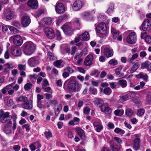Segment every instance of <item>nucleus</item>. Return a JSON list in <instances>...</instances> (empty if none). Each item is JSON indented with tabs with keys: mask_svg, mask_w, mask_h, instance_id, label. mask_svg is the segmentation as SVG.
<instances>
[{
	"mask_svg": "<svg viewBox=\"0 0 151 151\" xmlns=\"http://www.w3.org/2000/svg\"><path fill=\"white\" fill-rule=\"evenodd\" d=\"M67 85L68 91L71 92L79 91L81 88V85L77 80L75 76H71L68 80Z\"/></svg>",
	"mask_w": 151,
	"mask_h": 151,
	"instance_id": "f257e3e1",
	"label": "nucleus"
},
{
	"mask_svg": "<svg viewBox=\"0 0 151 151\" xmlns=\"http://www.w3.org/2000/svg\"><path fill=\"white\" fill-rule=\"evenodd\" d=\"M10 113L8 112H4L1 109L0 110V120L2 123H8L9 122H12L10 117Z\"/></svg>",
	"mask_w": 151,
	"mask_h": 151,
	"instance_id": "f03ea898",
	"label": "nucleus"
},
{
	"mask_svg": "<svg viewBox=\"0 0 151 151\" xmlns=\"http://www.w3.org/2000/svg\"><path fill=\"white\" fill-rule=\"evenodd\" d=\"M96 31L98 33L103 35H105L107 32V27L106 24L104 22L99 23L96 27Z\"/></svg>",
	"mask_w": 151,
	"mask_h": 151,
	"instance_id": "7ed1b4c3",
	"label": "nucleus"
},
{
	"mask_svg": "<svg viewBox=\"0 0 151 151\" xmlns=\"http://www.w3.org/2000/svg\"><path fill=\"white\" fill-rule=\"evenodd\" d=\"M141 27L142 30L144 31L150 30L151 29V20L148 19L145 20Z\"/></svg>",
	"mask_w": 151,
	"mask_h": 151,
	"instance_id": "20e7f679",
	"label": "nucleus"
},
{
	"mask_svg": "<svg viewBox=\"0 0 151 151\" xmlns=\"http://www.w3.org/2000/svg\"><path fill=\"white\" fill-rule=\"evenodd\" d=\"M127 41L130 44L135 43L137 41V36L135 32H132L130 33L127 37Z\"/></svg>",
	"mask_w": 151,
	"mask_h": 151,
	"instance_id": "39448f33",
	"label": "nucleus"
},
{
	"mask_svg": "<svg viewBox=\"0 0 151 151\" xmlns=\"http://www.w3.org/2000/svg\"><path fill=\"white\" fill-rule=\"evenodd\" d=\"M4 15L6 19L9 20L14 18L15 16L14 12L10 9L5 10Z\"/></svg>",
	"mask_w": 151,
	"mask_h": 151,
	"instance_id": "423d86ee",
	"label": "nucleus"
},
{
	"mask_svg": "<svg viewBox=\"0 0 151 151\" xmlns=\"http://www.w3.org/2000/svg\"><path fill=\"white\" fill-rule=\"evenodd\" d=\"M52 23V19L50 17L45 18L42 19L40 22V25L43 28L50 25Z\"/></svg>",
	"mask_w": 151,
	"mask_h": 151,
	"instance_id": "0eeeda50",
	"label": "nucleus"
},
{
	"mask_svg": "<svg viewBox=\"0 0 151 151\" xmlns=\"http://www.w3.org/2000/svg\"><path fill=\"white\" fill-rule=\"evenodd\" d=\"M109 143L110 149L112 151H120L121 148L120 145H118L114 142L112 139H111Z\"/></svg>",
	"mask_w": 151,
	"mask_h": 151,
	"instance_id": "6e6552de",
	"label": "nucleus"
},
{
	"mask_svg": "<svg viewBox=\"0 0 151 151\" xmlns=\"http://www.w3.org/2000/svg\"><path fill=\"white\" fill-rule=\"evenodd\" d=\"M11 52L12 54L16 56L21 55V51L20 48L17 46H12L11 48Z\"/></svg>",
	"mask_w": 151,
	"mask_h": 151,
	"instance_id": "1a4fd4ad",
	"label": "nucleus"
},
{
	"mask_svg": "<svg viewBox=\"0 0 151 151\" xmlns=\"http://www.w3.org/2000/svg\"><path fill=\"white\" fill-rule=\"evenodd\" d=\"M44 31L49 38L52 39L54 37V31L52 29L49 27H45L44 29Z\"/></svg>",
	"mask_w": 151,
	"mask_h": 151,
	"instance_id": "9d476101",
	"label": "nucleus"
},
{
	"mask_svg": "<svg viewBox=\"0 0 151 151\" xmlns=\"http://www.w3.org/2000/svg\"><path fill=\"white\" fill-rule=\"evenodd\" d=\"M111 32L113 36L114 39H117L119 41H121L122 39V36L120 35H119V32L118 31L116 30L114 28H111Z\"/></svg>",
	"mask_w": 151,
	"mask_h": 151,
	"instance_id": "9b49d317",
	"label": "nucleus"
},
{
	"mask_svg": "<svg viewBox=\"0 0 151 151\" xmlns=\"http://www.w3.org/2000/svg\"><path fill=\"white\" fill-rule=\"evenodd\" d=\"M13 42L16 45L20 46L22 44L23 40L20 35H16L13 38Z\"/></svg>",
	"mask_w": 151,
	"mask_h": 151,
	"instance_id": "f8f14e48",
	"label": "nucleus"
},
{
	"mask_svg": "<svg viewBox=\"0 0 151 151\" xmlns=\"http://www.w3.org/2000/svg\"><path fill=\"white\" fill-rule=\"evenodd\" d=\"M55 10L57 13L61 14L65 12V9L63 4L61 3H59L56 5Z\"/></svg>",
	"mask_w": 151,
	"mask_h": 151,
	"instance_id": "ddd939ff",
	"label": "nucleus"
},
{
	"mask_svg": "<svg viewBox=\"0 0 151 151\" xmlns=\"http://www.w3.org/2000/svg\"><path fill=\"white\" fill-rule=\"evenodd\" d=\"M95 106L100 108L104 104L103 100L100 98H96L94 99L93 101Z\"/></svg>",
	"mask_w": 151,
	"mask_h": 151,
	"instance_id": "4468645a",
	"label": "nucleus"
},
{
	"mask_svg": "<svg viewBox=\"0 0 151 151\" xmlns=\"http://www.w3.org/2000/svg\"><path fill=\"white\" fill-rule=\"evenodd\" d=\"M93 58V56L91 54L87 56L84 62V64L86 66L91 65L92 64V61Z\"/></svg>",
	"mask_w": 151,
	"mask_h": 151,
	"instance_id": "2eb2a0df",
	"label": "nucleus"
},
{
	"mask_svg": "<svg viewBox=\"0 0 151 151\" xmlns=\"http://www.w3.org/2000/svg\"><path fill=\"white\" fill-rule=\"evenodd\" d=\"M102 111L104 112L106 114H110L112 111V109L109 107L107 103H105L101 108Z\"/></svg>",
	"mask_w": 151,
	"mask_h": 151,
	"instance_id": "dca6fc26",
	"label": "nucleus"
},
{
	"mask_svg": "<svg viewBox=\"0 0 151 151\" xmlns=\"http://www.w3.org/2000/svg\"><path fill=\"white\" fill-rule=\"evenodd\" d=\"M12 122H10L8 123H6L4 126V130L6 134H10L12 133L11 126Z\"/></svg>",
	"mask_w": 151,
	"mask_h": 151,
	"instance_id": "f3484780",
	"label": "nucleus"
},
{
	"mask_svg": "<svg viewBox=\"0 0 151 151\" xmlns=\"http://www.w3.org/2000/svg\"><path fill=\"white\" fill-rule=\"evenodd\" d=\"M103 52L104 55L107 58L113 56L114 54L113 50L107 47H105L104 49Z\"/></svg>",
	"mask_w": 151,
	"mask_h": 151,
	"instance_id": "a211bd4d",
	"label": "nucleus"
},
{
	"mask_svg": "<svg viewBox=\"0 0 151 151\" xmlns=\"http://www.w3.org/2000/svg\"><path fill=\"white\" fill-rule=\"evenodd\" d=\"M140 140L139 138H135L132 143V147L133 149L137 151L139 150L140 147L139 143Z\"/></svg>",
	"mask_w": 151,
	"mask_h": 151,
	"instance_id": "6ab92c4d",
	"label": "nucleus"
},
{
	"mask_svg": "<svg viewBox=\"0 0 151 151\" xmlns=\"http://www.w3.org/2000/svg\"><path fill=\"white\" fill-rule=\"evenodd\" d=\"M36 49V45L32 42L29 41V55L34 53Z\"/></svg>",
	"mask_w": 151,
	"mask_h": 151,
	"instance_id": "aec40b11",
	"label": "nucleus"
},
{
	"mask_svg": "<svg viewBox=\"0 0 151 151\" xmlns=\"http://www.w3.org/2000/svg\"><path fill=\"white\" fill-rule=\"evenodd\" d=\"M82 5V2L81 1H76L73 4V9L75 11L78 10L81 8Z\"/></svg>",
	"mask_w": 151,
	"mask_h": 151,
	"instance_id": "412c9836",
	"label": "nucleus"
},
{
	"mask_svg": "<svg viewBox=\"0 0 151 151\" xmlns=\"http://www.w3.org/2000/svg\"><path fill=\"white\" fill-rule=\"evenodd\" d=\"M135 95V93L132 92L129 93L126 95L122 96L121 97V99L122 100L125 101L134 97Z\"/></svg>",
	"mask_w": 151,
	"mask_h": 151,
	"instance_id": "4be33fe9",
	"label": "nucleus"
},
{
	"mask_svg": "<svg viewBox=\"0 0 151 151\" xmlns=\"http://www.w3.org/2000/svg\"><path fill=\"white\" fill-rule=\"evenodd\" d=\"M75 132L82 139L85 138V134L84 131L81 128L78 127L75 129Z\"/></svg>",
	"mask_w": 151,
	"mask_h": 151,
	"instance_id": "5701e85b",
	"label": "nucleus"
},
{
	"mask_svg": "<svg viewBox=\"0 0 151 151\" xmlns=\"http://www.w3.org/2000/svg\"><path fill=\"white\" fill-rule=\"evenodd\" d=\"M21 22L24 27H26L28 25V16L27 14H25L22 17Z\"/></svg>",
	"mask_w": 151,
	"mask_h": 151,
	"instance_id": "b1692460",
	"label": "nucleus"
},
{
	"mask_svg": "<svg viewBox=\"0 0 151 151\" xmlns=\"http://www.w3.org/2000/svg\"><path fill=\"white\" fill-rule=\"evenodd\" d=\"M38 6V2L37 0H29V6L32 9H36Z\"/></svg>",
	"mask_w": 151,
	"mask_h": 151,
	"instance_id": "393cba45",
	"label": "nucleus"
},
{
	"mask_svg": "<svg viewBox=\"0 0 151 151\" xmlns=\"http://www.w3.org/2000/svg\"><path fill=\"white\" fill-rule=\"evenodd\" d=\"M61 28L66 34L69 35L71 33V29L68 25L64 24L61 27Z\"/></svg>",
	"mask_w": 151,
	"mask_h": 151,
	"instance_id": "a878e982",
	"label": "nucleus"
},
{
	"mask_svg": "<svg viewBox=\"0 0 151 151\" xmlns=\"http://www.w3.org/2000/svg\"><path fill=\"white\" fill-rule=\"evenodd\" d=\"M80 40L82 41H87L89 39V33L87 32H85L82 35H80Z\"/></svg>",
	"mask_w": 151,
	"mask_h": 151,
	"instance_id": "bb28decb",
	"label": "nucleus"
},
{
	"mask_svg": "<svg viewBox=\"0 0 151 151\" xmlns=\"http://www.w3.org/2000/svg\"><path fill=\"white\" fill-rule=\"evenodd\" d=\"M83 18L88 21H91L92 20L93 17L92 15L89 12H85L82 14Z\"/></svg>",
	"mask_w": 151,
	"mask_h": 151,
	"instance_id": "cd10ccee",
	"label": "nucleus"
},
{
	"mask_svg": "<svg viewBox=\"0 0 151 151\" xmlns=\"http://www.w3.org/2000/svg\"><path fill=\"white\" fill-rule=\"evenodd\" d=\"M29 64L31 67H35L37 64V60L35 57H33L29 59Z\"/></svg>",
	"mask_w": 151,
	"mask_h": 151,
	"instance_id": "c85d7f7f",
	"label": "nucleus"
},
{
	"mask_svg": "<svg viewBox=\"0 0 151 151\" xmlns=\"http://www.w3.org/2000/svg\"><path fill=\"white\" fill-rule=\"evenodd\" d=\"M94 126L96 128L95 129L98 132H99L103 129V127L98 122H96L93 124Z\"/></svg>",
	"mask_w": 151,
	"mask_h": 151,
	"instance_id": "c756f323",
	"label": "nucleus"
},
{
	"mask_svg": "<svg viewBox=\"0 0 151 151\" xmlns=\"http://www.w3.org/2000/svg\"><path fill=\"white\" fill-rule=\"evenodd\" d=\"M141 68L142 69L147 68L148 71H151V67L148 62L146 61L142 63L141 64Z\"/></svg>",
	"mask_w": 151,
	"mask_h": 151,
	"instance_id": "7c9ffc66",
	"label": "nucleus"
},
{
	"mask_svg": "<svg viewBox=\"0 0 151 151\" xmlns=\"http://www.w3.org/2000/svg\"><path fill=\"white\" fill-rule=\"evenodd\" d=\"M119 87L120 86L124 88L126 87L127 85V81L124 79L119 80L118 81Z\"/></svg>",
	"mask_w": 151,
	"mask_h": 151,
	"instance_id": "2f4dec72",
	"label": "nucleus"
},
{
	"mask_svg": "<svg viewBox=\"0 0 151 151\" xmlns=\"http://www.w3.org/2000/svg\"><path fill=\"white\" fill-rule=\"evenodd\" d=\"M67 18V16L65 14L60 16L58 17V18L56 22L57 24L58 25L59 24L63 22L64 20L66 19Z\"/></svg>",
	"mask_w": 151,
	"mask_h": 151,
	"instance_id": "473e14b6",
	"label": "nucleus"
},
{
	"mask_svg": "<svg viewBox=\"0 0 151 151\" xmlns=\"http://www.w3.org/2000/svg\"><path fill=\"white\" fill-rule=\"evenodd\" d=\"M17 101L18 102H24V103L28 102V98L26 96H20L17 99Z\"/></svg>",
	"mask_w": 151,
	"mask_h": 151,
	"instance_id": "72a5a7b5",
	"label": "nucleus"
},
{
	"mask_svg": "<svg viewBox=\"0 0 151 151\" xmlns=\"http://www.w3.org/2000/svg\"><path fill=\"white\" fill-rule=\"evenodd\" d=\"M139 67V63H135L132 68L130 71V73H132L136 71Z\"/></svg>",
	"mask_w": 151,
	"mask_h": 151,
	"instance_id": "f704fd0d",
	"label": "nucleus"
},
{
	"mask_svg": "<svg viewBox=\"0 0 151 151\" xmlns=\"http://www.w3.org/2000/svg\"><path fill=\"white\" fill-rule=\"evenodd\" d=\"M23 52L24 54L28 55V43L27 42L25 43L23 46Z\"/></svg>",
	"mask_w": 151,
	"mask_h": 151,
	"instance_id": "c9c22d12",
	"label": "nucleus"
},
{
	"mask_svg": "<svg viewBox=\"0 0 151 151\" xmlns=\"http://www.w3.org/2000/svg\"><path fill=\"white\" fill-rule=\"evenodd\" d=\"M103 93L107 95H110L112 92L111 89L109 87L104 88L103 90Z\"/></svg>",
	"mask_w": 151,
	"mask_h": 151,
	"instance_id": "e433bc0d",
	"label": "nucleus"
},
{
	"mask_svg": "<svg viewBox=\"0 0 151 151\" xmlns=\"http://www.w3.org/2000/svg\"><path fill=\"white\" fill-rule=\"evenodd\" d=\"M62 62L63 61L61 60H56L54 62L53 65L57 68H60V66Z\"/></svg>",
	"mask_w": 151,
	"mask_h": 151,
	"instance_id": "4c0bfd02",
	"label": "nucleus"
},
{
	"mask_svg": "<svg viewBox=\"0 0 151 151\" xmlns=\"http://www.w3.org/2000/svg\"><path fill=\"white\" fill-rule=\"evenodd\" d=\"M109 85L112 89L116 88H119V85H118V82H113L109 83Z\"/></svg>",
	"mask_w": 151,
	"mask_h": 151,
	"instance_id": "58836bf2",
	"label": "nucleus"
},
{
	"mask_svg": "<svg viewBox=\"0 0 151 151\" xmlns=\"http://www.w3.org/2000/svg\"><path fill=\"white\" fill-rule=\"evenodd\" d=\"M125 114L127 116L129 117L132 115L133 111L130 109H127L126 110Z\"/></svg>",
	"mask_w": 151,
	"mask_h": 151,
	"instance_id": "ea45409f",
	"label": "nucleus"
},
{
	"mask_svg": "<svg viewBox=\"0 0 151 151\" xmlns=\"http://www.w3.org/2000/svg\"><path fill=\"white\" fill-rule=\"evenodd\" d=\"M44 135L46 138L48 140L52 137V134L50 131H45L44 132Z\"/></svg>",
	"mask_w": 151,
	"mask_h": 151,
	"instance_id": "a19ab883",
	"label": "nucleus"
},
{
	"mask_svg": "<svg viewBox=\"0 0 151 151\" xmlns=\"http://www.w3.org/2000/svg\"><path fill=\"white\" fill-rule=\"evenodd\" d=\"M113 140V141H115L117 143L119 144L118 145H120L122 143V139L119 137H113V138L111 139Z\"/></svg>",
	"mask_w": 151,
	"mask_h": 151,
	"instance_id": "79ce46f5",
	"label": "nucleus"
},
{
	"mask_svg": "<svg viewBox=\"0 0 151 151\" xmlns=\"http://www.w3.org/2000/svg\"><path fill=\"white\" fill-rule=\"evenodd\" d=\"M63 70L64 71H68L69 74H72L74 72V70L70 66L67 67L65 68Z\"/></svg>",
	"mask_w": 151,
	"mask_h": 151,
	"instance_id": "37998d69",
	"label": "nucleus"
},
{
	"mask_svg": "<svg viewBox=\"0 0 151 151\" xmlns=\"http://www.w3.org/2000/svg\"><path fill=\"white\" fill-rule=\"evenodd\" d=\"M12 24L18 29L20 28V24L19 22L17 20H15L12 22Z\"/></svg>",
	"mask_w": 151,
	"mask_h": 151,
	"instance_id": "c03bdc74",
	"label": "nucleus"
},
{
	"mask_svg": "<svg viewBox=\"0 0 151 151\" xmlns=\"http://www.w3.org/2000/svg\"><path fill=\"white\" fill-rule=\"evenodd\" d=\"M114 131L116 133H120L122 134H124L125 132L124 130L118 127L116 128L114 130Z\"/></svg>",
	"mask_w": 151,
	"mask_h": 151,
	"instance_id": "a18cd8bd",
	"label": "nucleus"
},
{
	"mask_svg": "<svg viewBox=\"0 0 151 151\" xmlns=\"http://www.w3.org/2000/svg\"><path fill=\"white\" fill-rule=\"evenodd\" d=\"M100 73L98 70H95L91 73V75L92 76H95V77H97L99 76Z\"/></svg>",
	"mask_w": 151,
	"mask_h": 151,
	"instance_id": "49530a36",
	"label": "nucleus"
},
{
	"mask_svg": "<svg viewBox=\"0 0 151 151\" xmlns=\"http://www.w3.org/2000/svg\"><path fill=\"white\" fill-rule=\"evenodd\" d=\"M56 39L57 40H61L62 38L60 32L58 30H56Z\"/></svg>",
	"mask_w": 151,
	"mask_h": 151,
	"instance_id": "de8ad7c7",
	"label": "nucleus"
},
{
	"mask_svg": "<svg viewBox=\"0 0 151 151\" xmlns=\"http://www.w3.org/2000/svg\"><path fill=\"white\" fill-rule=\"evenodd\" d=\"M122 68V65H120L117 68L115 69V73L117 75H119L120 74V72Z\"/></svg>",
	"mask_w": 151,
	"mask_h": 151,
	"instance_id": "09e8293b",
	"label": "nucleus"
},
{
	"mask_svg": "<svg viewBox=\"0 0 151 151\" xmlns=\"http://www.w3.org/2000/svg\"><path fill=\"white\" fill-rule=\"evenodd\" d=\"M89 91L93 94L95 95L97 93V90L96 89L93 87H91L90 88Z\"/></svg>",
	"mask_w": 151,
	"mask_h": 151,
	"instance_id": "8fccbe9b",
	"label": "nucleus"
},
{
	"mask_svg": "<svg viewBox=\"0 0 151 151\" xmlns=\"http://www.w3.org/2000/svg\"><path fill=\"white\" fill-rule=\"evenodd\" d=\"M109 63L110 65H117L118 63L117 60L114 59H112L109 61Z\"/></svg>",
	"mask_w": 151,
	"mask_h": 151,
	"instance_id": "3c124183",
	"label": "nucleus"
},
{
	"mask_svg": "<svg viewBox=\"0 0 151 151\" xmlns=\"http://www.w3.org/2000/svg\"><path fill=\"white\" fill-rule=\"evenodd\" d=\"M145 112V110L143 109H139L137 112V114L139 116L142 115Z\"/></svg>",
	"mask_w": 151,
	"mask_h": 151,
	"instance_id": "603ef678",
	"label": "nucleus"
},
{
	"mask_svg": "<svg viewBox=\"0 0 151 151\" xmlns=\"http://www.w3.org/2000/svg\"><path fill=\"white\" fill-rule=\"evenodd\" d=\"M42 89L44 90L45 91L48 92L49 93H52V90L51 89V88L50 87H45L43 88H42Z\"/></svg>",
	"mask_w": 151,
	"mask_h": 151,
	"instance_id": "864d4df0",
	"label": "nucleus"
},
{
	"mask_svg": "<svg viewBox=\"0 0 151 151\" xmlns=\"http://www.w3.org/2000/svg\"><path fill=\"white\" fill-rule=\"evenodd\" d=\"M44 10L43 9H39L36 12V14L37 16L39 17L44 14Z\"/></svg>",
	"mask_w": 151,
	"mask_h": 151,
	"instance_id": "5fc2aeb1",
	"label": "nucleus"
},
{
	"mask_svg": "<svg viewBox=\"0 0 151 151\" xmlns=\"http://www.w3.org/2000/svg\"><path fill=\"white\" fill-rule=\"evenodd\" d=\"M114 114L116 116L121 115L123 114V112L121 110L117 109L115 111Z\"/></svg>",
	"mask_w": 151,
	"mask_h": 151,
	"instance_id": "6e6d98bb",
	"label": "nucleus"
},
{
	"mask_svg": "<svg viewBox=\"0 0 151 151\" xmlns=\"http://www.w3.org/2000/svg\"><path fill=\"white\" fill-rule=\"evenodd\" d=\"M114 9V5L113 4H110L107 10L108 13L112 12Z\"/></svg>",
	"mask_w": 151,
	"mask_h": 151,
	"instance_id": "4d7b16f0",
	"label": "nucleus"
},
{
	"mask_svg": "<svg viewBox=\"0 0 151 151\" xmlns=\"http://www.w3.org/2000/svg\"><path fill=\"white\" fill-rule=\"evenodd\" d=\"M145 41L147 43L150 44L151 43V37L150 35H147L145 37Z\"/></svg>",
	"mask_w": 151,
	"mask_h": 151,
	"instance_id": "13d9d810",
	"label": "nucleus"
},
{
	"mask_svg": "<svg viewBox=\"0 0 151 151\" xmlns=\"http://www.w3.org/2000/svg\"><path fill=\"white\" fill-rule=\"evenodd\" d=\"M26 66L25 65L19 64L18 65V69L21 71H24L25 70Z\"/></svg>",
	"mask_w": 151,
	"mask_h": 151,
	"instance_id": "bf43d9fd",
	"label": "nucleus"
},
{
	"mask_svg": "<svg viewBox=\"0 0 151 151\" xmlns=\"http://www.w3.org/2000/svg\"><path fill=\"white\" fill-rule=\"evenodd\" d=\"M49 85V83H48V81L46 79H45L44 80L43 83L42 84V88L45 87Z\"/></svg>",
	"mask_w": 151,
	"mask_h": 151,
	"instance_id": "052dcab7",
	"label": "nucleus"
},
{
	"mask_svg": "<svg viewBox=\"0 0 151 151\" xmlns=\"http://www.w3.org/2000/svg\"><path fill=\"white\" fill-rule=\"evenodd\" d=\"M53 53L51 52H48L47 53V58L50 60H53Z\"/></svg>",
	"mask_w": 151,
	"mask_h": 151,
	"instance_id": "680f3d73",
	"label": "nucleus"
},
{
	"mask_svg": "<svg viewBox=\"0 0 151 151\" xmlns=\"http://www.w3.org/2000/svg\"><path fill=\"white\" fill-rule=\"evenodd\" d=\"M52 93H46L45 94L46 96V99L47 100H49L51 99L52 97Z\"/></svg>",
	"mask_w": 151,
	"mask_h": 151,
	"instance_id": "e2e57ef3",
	"label": "nucleus"
},
{
	"mask_svg": "<svg viewBox=\"0 0 151 151\" xmlns=\"http://www.w3.org/2000/svg\"><path fill=\"white\" fill-rule=\"evenodd\" d=\"M83 55V52H80L79 53H77L76 54L75 57V59L78 60Z\"/></svg>",
	"mask_w": 151,
	"mask_h": 151,
	"instance_id": "0e129e2a",
	"label": "nucleus"
},
{
	"mask_svg": "<svg viewBox=\"0 0 151 151\" xmlns=\"http://www.w3.org/2000/svg\"><path fill=\"white\" fill-rule=\"evenodd\" d=\"M90 109L88 107H86L84 109L83 112L86 114H89Z\"/></svg>",
	"mask_w": 151,
	"mask_h": 151,
	"instance_id": "69168bd1",
	"label": "nucleus"
},
{
	"mask_svg": "<svg viewBox=\"0 0 151 151\" xmlns=\"http://www.w3.org/2000/svg\"><path fill=\"white\" fill-rule=\"evenodd\" d=\"M76 49L77 48L76 46H73L72 47L71 51V54L72 55H74Z\"/></svg>",
	"mask_w": 151,
	"mask_h": 151,
	"instance_id": "338daca9",
	"label": "nucleus"
},
{
	"mask_svg": "<svg viewBox=\"0 0 151 151\" xmlns=\"http://www.w3.org/2000/svg\"><path fill=\"white\" fill-rule=\"evenodd\" d=\"M22 106L23 108L25 109H28V102L24 103L22 105Z\"/></svg>",
	"mask_w": 151,
	"mask_h": 151,
	"instance_id": "774afa93",
	"label": "nucleus"
}]
</instances>
